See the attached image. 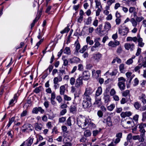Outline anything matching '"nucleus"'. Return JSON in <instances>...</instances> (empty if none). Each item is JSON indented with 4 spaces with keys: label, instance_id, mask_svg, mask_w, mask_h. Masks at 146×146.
<instances>
[{
    "label": "nucleus",
    "instance_id": "1",
    "mask_svg": "<svg viewBox=\"0 0 146 146\" xmlns=\"http://www.w3.org/2000/svg\"><path fill=\"white\" fill-rule=\"evenodd\" d=\"M88 120L84 117H80L77 119V124L79 127L86 129L88 126Z\"/></svg>",
    "mask_w": 146,
    "mask_h": 146
},
{
    "label": "nucleus",
    "instance_id": "2",
    "mask_svg": "<svg viewBox=\"0 0 146 146\" xmlns=\"http://www.w3.org/2000/svg\"><path fill=\"white\" fill-rule=\"evenodd\" d=\"M118 82L117 85L121 91L124 90L125 87V79L123 77H120L118 78Z\"/></svg>",
    "mask_w": 146,
    "mask_h": 146
},
{
    "label": "nucleus",
    "instance_id": "3",
    "mask_svg": "<svg viewBox=\"0 0 146 146\" xmlns=\"http://www.w3.org/2000/svg\"><path fill=\"white\" fill-rule=\"evenodd\" d=\"M22 127L23 129H22V131L24 132H29L33 130V127L30 124L28 123H25Z\"/></svg>",
    "mask_w": 146,
    "mask_h": 146
},
{
    "label": "nucleus",
    "instance_id": "4",
    "mask_svg": "<svg viewBox=\"0 0 146 146\" xmlns=\"http://www.w3.org/2000/svg\"><path fill=\"white\" fill-rule=\"evenodd\" d=\"M103 122L106 123L108 126L111 127L113 126L112 120L110 116H108L106 118H104Z\"/></svg>",
    "mask_w": 146,
    "mask_h": 146
},
{
    "label": "nucleus",
    "instance_id": "5",
    "mask_svg": "<svg viewBox=\"0 0 146 146\" xmlns=\"http://www.w3.org/2000/svg\"><path fill=\"white\" fill-rule=\"evenodd\" d=\"M102 57V55L99 52H97L93 54L92 58L96 62H98L101 60Z\"/></svg>",
    "mask_w": 146,
    "mask_h": 146
},
{
    "label": "nucleus",
    "instance_id": "6",
    "mask_svg": "<svg viewBox=\"0 0 146 146\" xmlns=\"http://www.w3.org/2000/svg\"><path fill=\"white\" fill-rule=\"evenodd\" d=\"M142 60V64L140 63V64H141V66L143 67L144 68L146 67V57H144L143 58V56L140 55L139 58V59L138 62H140Z\"/></svg>",
    "mask_w": 146,
    "mask_h": 146
},
{
    "label": "nucleus",
    "instance_id": "7",
    "mask_svg": "<svg viewBox=\"0 0 146 146\" xmlns=\"http://www.w3.org/2000/svg\"><path fill=\"white\" fill-rule=\"evenodd\" d=\"M83 84L82 78L81 77H79L76 80L75 83V86L76 88H78L82 86Z\"/></svg>",
    "mask_w": 146,
    "mask_h": 146
},
{
    "label": "nucleus",
    "instance_id": "8",
    "mask_svg": "<svg viewBox=\"0 0 146 146\" xmlns=\"http://www.w3.org/2000/svg\"><path fill=\"white\" fill-rule=\"evenodd\" d=\"M90 77V73L88 71H84L82 74V78L85 80H89Z\"/></svg>",
    "mask_w": 146,
    "mask_h": 146
},
{
    "label": "nucleus",
    "instance_id": "9",
    "mask_svg": "<svg viewBox=\"0 0 146 146\" xmlns=\"http://www.w3.org/2000/svg\"><path fill=\"white\" fill-rule=\"evenodd\" d=\"M33 138L30 137L21 145L23 144V146H30L33 142Z\"/></svg>",
    "mask_w": 146,
    "mask_h": 146
},
{
    "label": "nucleus",
    "instance_id": "10",
    "mask_svg": "<svg viewBox=\"0 0 146 146\" xmlns=\"http://www.w3.org/2000/svg\"><path fill=\"white\" fill-rule=\"evenodd\" d=\"M92 106L91 101L83 100L82 103L83 107L84 109L90 108Z\"/></svg>",
    "mask_w": 146,
    "mask_h": 146
},
{
    "label": "nucleus",
    "instance_id": "11",
    "mask_svg": "<svg viewBox=\"0 0 146 146\" xmlns=\"http://www.w3.org/2000/svg\"><path fill=\"white\" fill-rule=\"evenodd\" d=\"M137 41L138 42V46L141 47H143L144 46L145 43L143 42V40L142 38L140 37V35H138L137 36Z\"/></svg>",
    "mask_w": 146,
    "mask_h": 146
},
{
    "label": "nucleus",
    "instance_id": "12",
    "mask_svg": "<svg viewBox=\"0 0 146 146\" xmlns=\"http://www.w3.org/2000/svg\"><path fill=\"white\" fill-rule=\"evenodd\" d=\"M124 46L126 49L129 50L130 49L132 51L134 48L135 44L133 43L130 44L129 43H126L125 44Z\"/></svg>",
    "mask_w": 146,
    "mask_h": 146
},
{
    "label": "nucleus",
    "instance_id": "13",
    "mask_svg": "<svg viewBox=\"0 0 146 146\" xmlns=\"http://www.w3.org/2000/svg\"><path fill=\"white\" fill-rule=\"evenodd\" d=\"M119 42L117 40H115L114 42L112 41H110L108 43V45L112 47H115L119 45Z\"/></svg>",
    "mask_w": 146,
    "mask_h": 146
},
{
    "label": "nucleus",
    "instance_id": "14",
    "mask_svg": "<svg viewBox=\"0 0 146 146\" xmlns=\"http://www.w3.org/2000/svg\"><path fill=\"white\" fill-rule=\"evenodd\" d=\"M146 127V124L144 123H140L139 126V128L140 129L139 131L141 133H145V131L144 128Z\"/></svg>",
    "mask_w": 146,
    "mask_h": 146
},
{
    "label": "nucleus",
    "instance_id": "15",
    "mask_svg": "<svg viewBox=\"0 0 146 146\" xmlns=\"http://www.w3.org/2000/svg\"><path fill=\"white\" fill-rule=\"evenodd\" d=\"M131 115V113L130 111H126L125 112H122L121 114V117L124 118L127 116H129Z\"/></svg>",
    "mask_w": 146,
    "mask_h": 146
},
{
    "label": "nucleus",
    "instance_id": "16",
    "mask_svg": "<svg viewBox=\"0 0 146 146\" xmlns=\"http://www.w3.org/2000/svg\"><path fill=\"white\" fill-rule=\"evenodd\" d=\"M43 127L41 123H35V128L36 131H40L41 130Z\"/></svg>",
    "mask_w": 146,
    "mask_h": 146
},
{
    "label": "nucleus",
    "instance_id": "17",
    "mask_svg": "<svg viewBox=\"0 0 146 146\" xmlns=\"http://www.w3.org/2000/svg\"><path fill=\"white\" fill-rule=\"evenodd\" d=\"M137 37L135 36L131 37V36H128L127 37L126 40L127 42L133 41L135 43H137Z\"/></svg>",
    "mask_w": 146,
    "mask_h": 146
},
{
    "label": "nucleus",
    "instance_id": "18",
    "mask_svg": "<svg viewBox=\"0 0 146 146\" xmlns=\"http://www.w3.org/2000/svg\"><path fill=\"white\" fill-rule=\"evenodd\" d=\"M62 80V78L60 74L58 76L54 78L53 80V82L54 83H58L59 82H61Z\"/></svg>",
    "mask_w": 146,
    "mask_h": 146
},
{
    "label": "nucleus",
    "instance_id": "19",
    "mask_svg": "<svg viewBox=\"0 0 146 146\" xmlns=\"http://www.w3.org/2000/svg\"><path fill=\"white\" fill-rule=\"evenodd\" d=\"M80 60L79 58L76 57H74L70 59V62L71 63H77Z\"/></svg>",
    "mask_w": 146,
    "mask_h": 146
},
{
    "label": "nucleus",
    "instance_id": "20",
    "mask_svg": "<svg viewBox=\"0 0 146 146\" xmlns=\"http://www.w3.org/2000/svg\"><path fill=\"white\" fill-rule=\"evenodd\" d=\"M145 133H141L140 135H139V137L138 138V140L139 142H143L145 140Z\"/></svg>",
    "mask_w": 146,
    "mask_h": 146
},
{
    "label": "nucleus",
    "instance_id": "21",
    "mask_svg": "<svg viewBox=\"0 0 146 146\" xmlns=\"http://www.w3.org/2000/svg\"><path fill=\"white\" fill-rule=\"evenodd\" d=\"M93 91L91 88L89 87L86 89L84 94L89 95H91Z\"/></svg>",
    "mask_w": 146,
    "mask_h": 146
},
{
    "label": "nucleus",
    "instance_id": "22",
    "mask_svg": "<svg viewBox=\"0 0 146 146\" xmlns=\"http://www.w3.org/2000/svg\"><path fill=\"white\" fill-rule=\"evenodd\" d=\"M65 86V85H64L61 86L60 87V93L61 95H63L64 94L66 89Z\"/></svg>",
    "mask_w": 146,
    "mask_h": 146
},
{
    "label": "nucleus",
    "instance_id": "23",
    "mask_svg": "<svg viewBox=\"0 0 146 146\" xmlns=\"http://www.w3.org/2000/svg\"><path fill=\"white\" fill-rule=\"evenodd\" d=\"M83 100L91 101V97L90 96L84 94L83 95Z\"/></svg>",
    "mask_w": 146,
    "mask_h": 146
},
{
    "label": "nucleus",
    "instance_id": "24",
    "mask_svg": "<svg viewBox=\"0 0 146 146\" xmlns=\"http://www.w3.org/2000/svg\"><path fill=\"white\" fill-rule=\"evenodd\" d=\"M102 91L101 87H98L96 92L95 97H97L100 96L102 94Z\"/></svg>",
    "mask_w": 146,
    "mask_h": 146
},
{
    "label": "nucleus",
    "instance_id": "25",
    "mask_svg": "<svg viewBox=\"0 0 146 146\" xmlns=\"http://www.w3.org/2000/svg\"><path fill=\"white\" fill-rule=\"evenodd\" d=\"M111 27L110 23L108 22H105L104 26V29L106 30H109Z\"/></svg>",
    "mask_w": 146,
    "mask_h": 146
},
{
    "label": "nucleus",
    "instance_id": "26",
    "mask_svg": "<svg viewBox=\"0 0 146 146\" xmlns=\"http://www.w3.org/2000/svg\"><path fill=\"white\" fill-rule=\"evenodd\" d=\"M130 21L131 23L133 26L134 27H136L137 25V21L134 18H132L131 19Z\"/></svg>",
    "mask_w": 146,
    "mask_h": 146
},
{
    "label": "nucleus",
    "instance_id": "27",
    "mask_svg": "<svg viewBox=\"0 0 146 146\" xmlns=\"http://www.w3.org/2000/svg\"><path fill=\"white\" fill-rule=\"evenodd\" d=\"M75 45L76 46V49L77 52H78V50L80 48V46L78 40H77L75 42Z\"/></svg>",
    "mask_w": 146,
    "mask_h": 146
},
{
    "label": "nucleus",
    "instance_id": "28",
    "mask_svg": "<svg viewBox=\"0 0 146 146\" xmlns=\"http://www.w3.org/2000/svg\"><path fill=\"white\" fill-rule=\"evenodd\" d=\"M127 127H133L134 125L133 121H128L127 122Z\"/></svg>",
    "mask_w": 146,
    "mask_h": 146
},
{
    "label": "nucleus",
    "instance_id": "29",
    "mask_svg": "<svg viewBox=\"0 0 146 146\" xmlns=\"http://www.w3.org/2000/svg\"><path fill=\"white\" fill-rule=\"evenodd\" d=\"M101 129L99 128L98 130H94L92 132L93 136L95 137L101 131Z\"/></svg>",
    "mask_w": 146,
    "mask_h": 146
},
{
    "label": "nucleus",
    "instance_id": "30",
    "mask_svg": "<svg viewBox=\"0 0 146 146\" xmlns=\"http://www.w3.org/2000/svg\"><path fill=\"white\" fill-rule=\"evenodd\" d=\"M110 97L109 95L107 94L104 95V98L105 103L108 102L110 101Z\"/></svg>",
    "mask_w": 146,
    "mask_h": 146
},
{
    "label": "nucleus",
    "instance_id": "31",
    "mask_svg": "<svg viewBox=\"0 0 146 146\" xmlns=\"http://www.w3.org/2000/svg\"><path fill=\"white\" fill-rule=\"evenodd\" d=\"M17 95L15 94L13 98L10 100L9 103V105H11L12 104L14 103L15 101L16 102L17 101Z\"/></svg>",
    "mask_w": 146,
    "mask_h": 146
},
{
    "label": "nucleus",
    "instance_id": "32",
    "mask_svg": "<svg viewBox=\"0 0 146 146\" xmlns=\"http://www.w3.org/2000/svg\"><path fill=\"white\" fill-rule=\"evenodd\" d=\"M91 134V133L89 130H86L84 132V135L86 137L90 136Z\"/></svg>",
    "mask_w": 146,
    "mask_h": 146
},
{
    "label": "nucleus",
    "instance_id": "33",
    "mask_svg": "<svg viewBox=\"0 0 146 146\" xmlns=\"http://www.w3.org/2000/svg\"><path fill=\"white\" fill-rule=\"evenodd\" d=\"M64 53L67 54H70V48L68 47H66L64 50Z\"/></svg>",
    "mask_w": 146,
    "mask_h": 146
},
{
    "label": "nucleus",
    "instance_id": "34",
    "mask_svg": "<svg viewBox=\"0 0 146 146\" xmlns=\"http://www.w3.org/2000/svg\"><path fill=\"white\" fill-rule=\"evenodd\" d=\"M141 104L138 102H135L134 104V106L136 110H138L140 107Z\"/></svg>",
    "mask_w": 146,
    "mask_h": 146
},
{
    "label": "nucleus",
    "instance_id": "35",
    "mask_svg": "<svg viewBox=\"0 0 146 146\" xmlns=\"http://www.w3.org/2000/svg\"><path fill=\"white\" fill-rule=\"evenodd\" d=\"M115 107V105L114 104H111L110 106L107 107L108 110L111 111L113 110Z\"/></svg>",
    "mask_w": 146,
    "mask_h": 146
},
{
    "label": "nucleus",
    "instance_id": "36",
    "mask_svg": "<svg viewBox=\"0 0 146 146\" xmlns=\"http://www.w3.org/2000/svg\"><path fill=\"white\" fill-rule=\"evenodd\" d=\"M76 111V107L75 106H72L70 108V111L73 113H75Z\"/></svg>",
    "mask_w": 146,
    "mask_h": 146
},
{
    "label": "nucleus",
    "instance_id": "37",
    "mask_svg": "<svg viewBox=\"0 0 146 146\" xmlns=\"http://www.w3.org/2000/svg\"><path fill=\"white\" fill-rule=\"evenodd\" d=\"M132 136L131 133H130L127 135V142H131L132 141Z\"/></svg>",
    "mask_w": 146,
    "mask_h": 146
},
{
    "label": "nucleus",
    "instance_id": "38",
    "mask_svg": "<svg viewBox=\"0 0 146 146\" xmlns=\"http://www.w3.org/2000/svg\"><path fill=\"white\" fill-rule=\"evenodd\" d=\"M92 21V17H90L87 19L86 21L85 22L86 25H88L91 24Z\"/></svg>",
    "mask_w": 146,
    "mask_h": 146
},
{
    "label": "nucleus",
    "instance_id": "39",
    "mask_svg": "<svg viewBox=\"0 0 146 146\" xmlns=\"http://www.w3.org/2000/svg\"><path fill=\"white\" fill-rule=\"evenodd\" d=\"M14 120L15 118L14 117H12L11 119H9V123L7 125L8 128L10 126L11 124L14 122Z\"/></svg>",
    "mask_w": 146,
    "mask_h": 146
},
{
    "label": "nucleus",
    "instance_id": "40",
    "mask_svg": "<svg viewBox=\"0 0 146 146\" xmlns=\"http://www.w3.org/2000/svg\"><path fill=\"white\" fill-rule=\"evenodd\" d=\"M130 91L129 90H127L126 91L122 92V95L123 96L126 97L128 96L129 94Z\"/></svg>",
    "mask_w": 146,
    "mask_h": 146
},
{
    "label": "nucleus",
    "instance_id": "41",
    "mask_svg": "<svg viewBox=\"0 0 146 146\" xmlns=\"http://www.w3.org/2000/svg\"><path fill=\"white\" fill-rule=\"evenodd\" d=\"M42 89V87L41 86H40L35 88L34 90L35 92L36 93H38L41 91Z\"/></svg>",
    "mask_w": 146,
    "mask_h": 146
},
{
    "label": "nucleus",
    "instance_id": "42",
    "mask_svg": "<svg viewBox=\"0 0 146 146\" xmlns=\"http://www.w3.org/2000/svg\"><path fill=\"white\" fill-rule=\"evenodd\" d=\"M136 20L138 22H140L144 19V17L142 16L140 17H137L136 18Z\"/></svg>",
    "mask_w": 146,
    "mask_h": 146
},
{
    "label": "nucleus",
    "instance_id": "43",
    "mask_svg": "<svg viewBox=\"0 0 146 146\" xmlns=\"http://www.w3.org/2000/svg\"><path fill=\"white\" fill-rule=\"evenodd\" d=\"M14 134V131L12 130H10L7 133V134L8 135V136L10 137L11 138L13 137Z\"/></svg>",
    "mask_w": 146,
    "mask_h": 146
},
{
    "label": "nucleus",
    "instance_id": "44",
    "mask_svg": "<svg viewBox=\"0 0 146 146\" xmlns=\"http://www.w3.org/2000/svg\"><path fill=\"white\" fill-rule=\"evenodd\" d=\"M115 2V0H108L107 1V4L108 5L109 7L111 5V4Z\"/></svg>",
    "mask_w": 146,
    "mask_h": 146
},
{
    "label": "nucleus",
    "instance_id": "45",
    "mask_svg": "<svg viewBox=\"0 0 146 146\" xmlns=\"http://www.w3.org/2000/svg\"><path fill=\"white\" fill-rule=\"evenodd\" d=\"M124 65L123 64H120L119 66V70L121 73H123V72L124 69Z\"/></svg>",
    "mask_w": 146,
    "mask_h": 146
},
{
    "label": "nucleus",
    "instance_id": "46",
    "mask_svg": "<svg viewBox=\"0 0 146 146\" xmlns=\"http://www.w3.org/2000/svg\"><path fill=\"white\" fill-rule=\"evenodd\" d=\"M66 117H62L58 119V122L59 123H64L66 120Z\"/></svg>",
    "mask_w": 146,
    "mask_h": 146
},
{
    "label": "nucleus",
    "instance_id": "47",
    "mask_svg": "<svg viewBox=\"0 0 146 146\" xmlns=\"http://www.w3.org/2000/svg\"><path fill=\"white\" fill-rule=\"evenodd\" d=\"M121 27H122V28L123 29V30L124 31V33H125V34H127L129 31V29L128 28L125 26H124L122 27L121 26Z\"/></svg>",
    "mask_w": 146,
    "mask_h": 146
},
{
    "label": "nucleus",
    "instance_id": "48",
    "mask_svg": "<svg viewBox=\"0 0 146 146\" xmlns=\"http://www.w3.org/2000/svg\"><path fill=\"white\" fill-rule=\"evenodd\" d=\"M28 113V111L26 110H24L21 113L20 116L21 117H23L26 116Z\"/></svg>",
    "mask_w": 146,
    "mask_h": 146
},
{
    "label": "nucleus",
    "instance_id": "49",
    "mask_svg": "<svg viewBox=\"0 0 146 146\" xmlns=\"http://www.w3.org/2000/svg\"><path fill=\"white\" fill-rule=\"evenodd\" d=\"M70 29L68 27L65 28L63 30L61 31V33L63 34L65 33H67L69 32L70 30Z\"/></svg>",
    "mask_w": 146,
    "mask_h": 146
},
{
    "label": "nucleus",
    "instance_id": "50",
    "mask_svg": "<svg viewBox=\"0 0 146 146\" xmlns=\"http://www.w3.org/2000/svg\"><path fill=\"white\" fill-rule=\"evenodd\" d=\"M95 2L96 3V7L98 8L99 6H100L101 8H102V6L101 5V3L100 2L98 1V0H95Z\"/></svg>",
    "mask_w": 146,
    "mask_h": 146
},
{
    "label": "nucleus",
    "instance_id": "51",
    "mask_svg": "<svg viewBox=\"0 0 146 146\" xmlns=\"http://www.w3.org/2000/svg\"><path fill=\"white\" fill-rule=\"evenodd\" d=\"M75 82V80L73 77H72L70 78V84L73 85L74 84Z\"/></svg>",
    "mask_w": 146,
    "mask_h": 146
},
{
    "label": "nucleus",
    "instance_id": "52",
    "mask_svg": "<svg viewBox=\"0 0 146 146\" xmlns=\"http://www.w3.org/2000/svg\"><path fill=\"white\" fill-rule=\"evenodd\" d=\"M136 11V9L134 7H131L129 9V11L130 13H132Z\"/></svg>",
    "mask_w": 146,
    "mask_h": 146
},
{
    "label": "nucleus",
    "instance_id": "53",
    "mask_svg": "<svg viewBox=\"0 0 146 146\" xmlns=\"http://www.w3.org/2000/svg\"><path fill=\"white\" fill-rule=\"evenodd\" d=\"M32 112L33 113L37 114L38 113V108L37 107H35L33 108Z\"/></svg>",
    "mask_w": 146,
    "mask_h": 146
},
{
    "label": "nucleus",
    "instance_id": "54",
    "mask_svg": "<svg viewBox=\"0 0 146 146\" xmlns=\"http://www.w3.org/2000/svg\"><path fill=\"white\" fill-rule=\"evenodd\" d=\"M103 112L101 110H100L98 111L97 112V115L98 117H101L103 115Z\"/></svg>",
    "mask_w": 146,
    "mask_h": 146
},
{
    "label": "nucleus",
    "instance_id": "55",
    "mask_svg": "<svg viewBox=\"0 0 146 146\" xmlns=\"http://www.w3.org/2000/svg\"><path fill=\"white\" fill-rule=\"evenodd\" d=\"M142 67L141 64H139L138 66H136L134 68V70L135 72H137Z\"/></svg>",
    "mask_w": 146,
    "mask_h": 146
},
{
    "label": "nucleus",
    "instance_id": "56",
    "mask_svg": "<svg viewBox=\"0 0 146 146\" xmlns=\"http://www.w3.org/2000/svg\"><path fill=\"white\" fill-rule=\"evenodd\" d=\"M141 49L140 48L138 47L137 50V52L136 53V55L137 56H139L141 53Z\"/></svg>",
    "mask_w": 146,
    "mask_h": 146
},
{
    "label": "nucleus",
    "instance_id": "57",
    "mask_svg": "<svg viewBox=\"0 0 146 146\" xmlns=\"http://www.w3.org/2000/svg\"><path fill=\"white\" fill-rule=\"evenodd\" d=\"M88 46L86 45L84 46L82 48V50H80V52L81 53H83L87 48Z\"/></svg>",
    "mask_w": 146,
    "mask_h": 146
},
{
    "label": "nucleus",
    "instance_id": "58",
    "mask_svg": "<svg viewBox=\"0 0 146 146\" xmlns=\"http://www.w3.org/2000/svg\"><path fill=\"white\" fill-rule=\"evenodd\" d=\"M133 62V61L132 59L129 58L126 62V64L127 65H130Z\"/></svg>",
    "mask_w": 146,
    "mask_h": 146
},
{
    "label": "nucleus",
    "instance_id": "59",
    "mask_svg": "<svg viewBox=\"0 0 146 146\" xmlns=\"http://www.w3.org/2000/svg\"><path fill=\"white\" fill-rule=\"evenodd\" d=\"M117 71L116 70H113L112 72L110 73V75L111 76H115L116 75Z\"/></svg>",
    "mask_w": 146,
    "mask_h": 146
},
{
    "label": "nucleus",
    "instance_id": "60",
    "mask_svg": "<svg viewBox=\"0 0 146 146\" xmlns=\"http://www.w3.org/2000/svg\"><path fill=\"white\" fill-rule=\"evenodd\" d=\"M64 100L67 101H70L71 100V98L70 97L66 95H64Z\"/></svg>",
    "mask_w": 146,
    "mask_h": 146
},
{
    "label": "nucleus",
    "instance_id": "61",
    "mask_svg": "<svg viewBox=\"0 0 146 146\" xmlns=\"http://www.w3.org/2000/svg\"><path fill=\"white\" fill-rule=\"evenodd\" d=\"M56 99L59 103H60L62 101V98L60 96H57L56 98Z\"/></svg>",
    "mask_w": 146,
    "mask_h": 146
},
{
    "label": "nucleus",
    "instance_id": "62",
    "mask_svg": "<svg viewBox=\"0 0 146 146\" xmlns=\"http://www.w3.org/2000/svg\"><path fill=\"white\" fill-rule=\"evenodd\" d=\"M67 125L69 126H71L72 125L70 117H69L67 119Z\"/></svg>",
    "mask_w": 146,
    "mask_h": 146
},
{
    "label": "nucleus",
    "instance_id": "63",
    "mask_svg": "<svg viewBox=\"0 0 146 146\" xmlns=\"http://www.w3.org/2000/svg\"><path fill=\"white\" fill-rule=\"evenodd\" d=\"M37 20L38 19H37V18L36 17L33 20V22L31 25V29H32V28L34 26L35 23L36 22Z\"/></svg>",
    "mask_w": 146,
    "mask_h": 146
},
{
    "label": "nucleus",
    "instance_id": "64",
    "mask_svg": "<svg viewBox=\"0 0 146 146\" xmlns=\"http://www.w3.org/2000/svg\"><path fill=\"white\" fill-rule=\"evenodd\" d=\"M72 144L70 142H66L65 144L62 146H72Z\"/></svg>",
    "mask_w": 146,
    "mask_h": 146
}]
</instances>
